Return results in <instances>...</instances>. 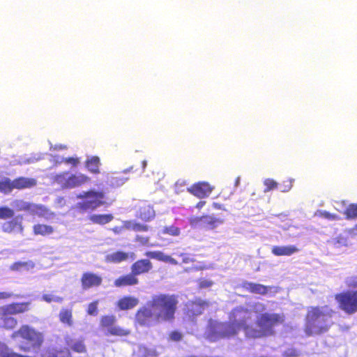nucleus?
<instances>
[{"mask_svg": "<svg viewBox=\"0 0 357 357\" xmlns=\"http://www.w3.org/2000/svg\"><path fill=\"white\" fill-rule=\"evenodd\" d=\"M252 313L243 307L231 310L229 321L220 322L210 319L206 328V337L211 342L222 339H230L237 336L241 330L249 339H259L275 335L274 328L283 324L285 316L282 313L264 312L259 314L256 321L258 328L250 324Z\"/></svg>", "mask_w": 357, "mask_h": 357, "instance_id": "nucleus-1", "label": "nucleus"}, {"mask_svg": "<svg viewBox=\"0 0 357 357\" xmlns=\"http://www.w3.org/2000/svg\"><path fill=\"white\" fill-rule=\"evenodd\" d=\"M335 311L328 305L307 307L305 317L304 332L307 336L321 335L328 331L334 324L331 320Z\"/></svg>", "mask_w": 357, "mask_h": 357, "instance_id": "nucleus-2", "label": "nucleus"}, {"mask_svg": "<svg viewBox=\"0 0 357 357\" xmlns=\"http://www.w3.org/2000/svg\"><path fill=\"white\" fill-rule=\"evenodd\" d=\"M150 300L161 323H172L175 320L178 305L177 295L160 293L153 295Z\"/></svg>", "mask_w": 357, "mask_h": 357, "instance_id": "nucleus-3", "label": "nucleus"}, {"mask_svg": "<svg viewBox=\"0 0 357 357\" xmlns=\"http://www.w3.org/2000/svg\"><path fill=\"white\" fill-rule=\"evenodd\" d=\"M11 337L13 339L21 340L19 347L25 352L40 349L44 342L43 333L26 324L21 326L13 332Z\"/></svg>", "mask_w": 357, "mask_h": 357, "instance_id": "nucleus-4", "label": "nucleus"}, {"mask_svg": "<svg viewBox=\"0 0 357 357\" xmlns=\"http://www.w3.org/2000/svg\"><path fill=\"white\" fill-rule=\"evenodd\" d=\"M105 197L102 191L90 190L83 192L77 195V198L82 199V202H78L76 207L82 212L93 211L106 204L104 201Z\"/></svg>", "mask_w": 357, "mask_h": 357, "instance_id": "nucleus-5", "label": "nucleus"}, {"mask_svg": "<svg viewBox=\"0 0 357 357\" xmlns=\"http://www.w3.org/2000/svg\"><path fill=\"white\" fill-rule=\"evenodd\" d=\"M161 324L155 310L152 307L151 300L139 307L134 316V324L136 326L150 328Z\"/></svg>", "mask_w": 357, "mask_h": 357, "instance_id": "nucleus-6", "label": "nucleus"}, {"mask_svg": "<svg viewBox=\"0 0 357 357\" xmlns=\"http://www.w3.org/2000/svg\"><path fill=\"white\" fill-rule=\"evenodd\" d=\"M339 307L347 314L357 312V291H346L335 295Z\"/></svg>", "mask_w": 357, "mask_h": 357, "instance_id": "nucleus-7", "label": "nucleus"}, {"mask_svg": "<svg viewBox=\"0 0 357 357\" xmlns=\"http://www.w3.org/2000/svg\"><path fill=\"white\" fill-rule=\"evenodd\" d=\"M144 256L149 259H153L160 261L169 263L172 265H181L193 263L195 260L189 253L182 252L178 255L181 258V261L178 262L174 258L169 255H165L164 252L160 250L154 251H146L144 253Z\"/></svg>", "mask_w": 357, "mask_h": 357, "instance_id": "nucleus-8", "label": "nucleus"}, {"mask_svg": "<svg viewBox=\"0 0 357 357\" xmlns=\"http://www.w3.org/2000/svg\"><path fill=\"white\" fill-rule=\"evenodd\" d=\"M116 321L114 315H103L100 317V326L107 329V335L126 337L130 334V330L115 325Z\"/></svg>", "mask_w": 357, "mask_h": 357, "instance_id": "nucleus-9", "label": "nucleus"}, {"mask_svg": "<svg viewBox=\"0 0 357 357\" xmlns=\"http://www.w3.org/2000/svg\"><path fill=\"white\" fill-rule=\"evenodd\" d=\"M221 223L220 219L209 215L192 216L189 218V224L192 227H199L206 230L213 229Z\"/></svg>", "mask_w": 357, "mask_h": 357, "instance_id": "nucleus-10", "label": "nucleus"}, {"mask_svg": "<svg viewBox=\"0 0 357 357\" xmlns=\"http://www.w3.org/2000/svg\"><path fill=\"white\" fill-rule=\"evenodd\" d=\"M208 305V301L197 298L194 300L188 301L185 304L184 312L188 317L195 318L203 314Z\"/></svg>", "mask_w": 357, "mask_h": 357, "instance_id": "nucleus-11", "label": "nucleus"}, {"mask_svg": "<svg viewBox=\"0 0 357 357\" xmlns=\"http://www.w3.org/2000/svg\"><path fill=\"white\" fill-rule=\"evenodd\" d=\"M136 217L144 222H149L155 216L153 206L148 201H139L137 205Z\"/></svg>", "mask_w": 357, "mask_h": 357, "instance_id": "nucleus-12", "label": "nucleus"}, {"mask_svg": "<svg viewBox=\"0 0 357 357\" xmlns=\"http://www.w3.org/2000/svg\"><path fill=\"white\" fill-rule=\"evenodd\" d=\"M82 289L88 290L100 287L102 284L101 275L93 272H84L80 278Z\"/></svg>", "mask_w": 357, "mask_h": 357, "instance_id": "nucleus-13", "label": "nucleus"}, {"mask_svg": "<svg viewBox=\"0 0 357 357\" xmlns=\"http://www.w3.org/2000/svg\"><path fill=\"white\" fill-rule=\"evenodd\" d=\"M213 188L207 182H198L192 185L188 191L199 199L207 197L212 192Z\"/></svg>", "mask_w": 357, "mask_h": 357, "instance_id": "nucleus-14", "label": "nucleus"}, {"mask_svg": "<svg viewBox=\"0 0 357 357\" xmlns=\"http://www.w3.org/2000/svg\"><path fill=\"white\" fill-rule=\"evenodd\" d=\"M29 302L12 303L1 307V314L15 315L27 312L29 310Z\"/></svg>", "mask_w": 357, "mask_h": 357, "instance_id": "nucleus-15", "label": "nucleus"}, {"mask_svg": "<svg viewBox=\"0 0 357 357\" xmlns=\"http://www.w3.org/2000/svg\"><path fill=\"white\" fill-rule=\"evenodd\" d=\"M29 302L12 303L1 307V314L15 315L27 312L29 310Z\"/></svg>", "mask_w": 357, "mask_h": 357, "instance_id": "nucleus-16", "label": "nucleus"}, {"mask_svg": "<svg viewBox=\"0 0 357 357\" xmlns=\"http://www.w3.org/2000/svg\"><path fill=\"white\" fill-rule=\"evenodd\" d=\"M153 264L149 259H139L132 264L130 270L138 278L139 275L149 273L153 269Z\"/></svg>", "mask_w": 357, "mask_h": 357, "instance_id": "nucleus-17", "label": "nucleus"}, {"mask_svg": "<svg viewBox=\"0 0 357 357\" xmlns=\"http://www.w3.org/2000/svg\"><path fill=\"white\" fill-rule=\"evenodd\" d=\"M139 283V278L132 271L129 273L119 276L114 281V285L118 288L136 286Z\"/></svg>", "mask_w": 357, "mask_h": 357, "instance_id": "nucleus-18", "label": "nucleus"}, {"mask_svg": "<svg viewBox=\"0 0 357 357\" xmlns=\"http://www.w3.org/2000/svg\"><path fill=\"white\" fill-rule=\"evenodd\" d=\"M139 304V299L132 296H124L116 302V307L119 311L133 309Z\"/></svg>", "mask_w": 357, "mask_h": 357, "instance_id": "nucleus-19", "label": "nucleus"}, {"mask_svg": "<svg viewBox=\"0 0 357 357\" xmlns=\"http://www.w3.org/2000/svg\"><path fill=\"white\" fill-rule=\"evenodd\" d=\"M14 189L22 190L35 187L37 185V180L34 178L18 176L13 179Z\"/></svg>", "mask_w": 357, "mask_h": 357, "instance_id": "nucleus-20", "label": "nucleus"}, {"mask_svg": "<svg viewBox=\"0 0 357 357\" xmlns=\"http://www.w3.org/2000/svg\"><path fill=\"white\" fill-rule=\"evenodd\" d=\"M70 189L80 187L91 181L87 175L82 173L73 174L68 172Z\"/></svg>", "mask_w": 357, "mask_h": 357, "instance_id": "nucleus-21", "label": "nucleus"}, {"mask_svg": "<svg viewBox=\"0 0 357 357\" xmlns=\"http://www.w3.org/2000/svg\"><path fill=\"white\" fill-rule=\"evenodd\" d=\"M299 249L293 245L286 246H273L271 249V252L275 256H291L297 252Z\"/></svg>", "mask_w": 357, "mask_h": 357, "instance_id": "nucleus-22", "label": "nucleus"}, {"mask_svg": "<svg viewBox=\"0 0 357 357\" xmlns=\"http://www.w3.org/2000/svg\"><path fill=\"white\" fill-rule=\"evenodd\" d=\"M100 160L98 156L93 155L88 158L85 161V167L91 174H98L100 173Z\"/></svg>", "mask_w": 357, "mask_h": 357, "instance_id": "nucleus-23", "label": "nucleus"}, {"mask_svg": "<svg viewBox=\"0 0 357 357\" xmlns=\"http://www.w3.org/2000/svg\"><path fill=\"white\" fill-rule=\"evenodd\" d=\"M243 288L252 294H257L260 295H265L268 293V287L258 283L254 282H245Z\"/></svg>", "mask_w": 357, "mask_h": 357, "instance_id": "nucleus-24", "label": "nucleus"}, {"mask_svg": "<svg viewBox=\"0 0 357 357\" xmlns=\"http://www.w3.org/2000/svg\"><path fill=\"white\" fill-rule=\"evenodd\" d=\"M68 177V171L62 172L52 177V182L58 185L62 190L70 189Z\"/></svg>", "mask_w": 357, "mask_h": 357, "instance_id": "nucleus-25", "label": "nucleus"}, {"mask_svg": "<svg viewBox=\"0 0 357 357\" xmlns=\"http://www.w3.org/2000/svg\"><path fill=\"white\" fill-rule=\"evenodd\" d=\"M128 259V254L127 252L118 250L107 255L105 259L107 263L119 264L126 261Z\"/></svg>", "mask_w": 357, "mask_h": 357, "instance_id": "nucleus-26", "label": "nucleus"}, {"mask_svg": "<svg viewBox=\"0 0 357 357\" xmlns=\"http://www.w3.org/2000/svg\"><path fill=\"white\" fill-rule=\"evenodd\" d=\"M41 357H71V355L68 349H58L49 347L43 351Z\"/></svg>", "mask_w": 357, "mask_h": 357, "instance_id": "nucleus-27", "label": "nucleus"}, {"mask_svg": "<svg viewBox=\"0 0 357 357\" xmlns=\"http://www.w3.org/2000/svg\"><path fill=\"white\" fill-rule=\"evenodd\" d=\"M2 231L5 233H12L17 229H19L21 231L23 230L22 222L17 218L12 219L3 223Z\"/></svg>", "mask_w": 357, "mask_h": 357, "instance_id": "nucleus-28", "label": "nucleus"}, {"mask_svg": "<svg viewBox=\"0 0 357 357\" xmlns=\"http://www.w3.org/2000/svg\"><path fill=\"white\" fill-rule=\"evenodd\" d=\"M114 216L112 214H93L89 216V220L96 225H103L112 221Z\"/></svg>", "mask_w": 357, "mask_h": 357, "instance_id": "nucleus-29", "label": "nucleus"}, {"mask_svg": "<svg viewBox=\"0 0 357 357\" xmlns=\"http://www.w3.org/2000/svg\"><path fill=\"white\" fill-rule=\"evenodd\" d=\"M59 321L68 326H73V317L72 309L62 308L59 314Z\"/></svg>", "mask_w": 357, "mask_h": 357, "instance_id": "nucleus-30", "label": "nucleus"}, {"mask_svg": "<svg viewBox=\"0 0 357 357\" xmlns=\"http://www.w3.org/2000/svg\"><path fill=\"white\" fill-rule=\"evenodd\" d=\"M124 227L127 230H132L134 231H148L149 227L146 225L137 222L134 220L124 221Z\"/></svg>", "mask_w": 357, "mask_h": 357, "instance_id": "nucleus-31", "label": "nucleus"}, {"mask_svg": "<svg viewBox=\"0 0 357 357\" xmlns=\"http://www.w3.org/2000/svg\"><path fill=\"white\" fill-rule=\"evenodd\" d=\"M54 228L47 225L36 224L33 226V232L35 235H50L54 232Z\"/></svg>", "mask_w": 357, "mask_h": 357, "instance_id": "nucleus-32", "label": "nucleus"}, {"mask_svg": "<svg viewBox=\"0 0 357 357\" xmlns=\"http://www.w3.org/2000/svg\"><path fill=\"white\" fill-rule=\"evenodd\" d=\"M14 189L13 180L8 177H5L0 181V192L8 195L10 194Z\"/></svg>", "mask_w": 357, "mask_h": 357, "instance_id": "nucleus-33", "label": "nucleus"}, {"mask_svg": "<svg viewBox=\"0 0 357 357\" xmlns=\"http://www.w3.org/2000/svg\"><path fill=\"white\" fill-rule=\"evenodd\" d=\"M1 319L3 323V327L6 329H13L17 325V320L12 315H4L1 314Z\"/></svg>", "mask_w": 357, "mask_h": 357, "instance_id": "nucleus-34", "label": "nucleus"}, {"mask_svg": "<svg viewBox=\"0 0 357 357\" xmlns=\"http://www.w3.org/2000/svg\"><path fill=\"white\" fill-rule=\"evenodd\" d=\"M70 347V349L74 352L79 354L86 353V347L84 344V340H78L73 342L71 345L68 343Z\"/></svg>", "mask_w": 357, "mask_h": 357, "instance_id": "nucleus-35", "label": "nucleus"}, {"mask_svg": "<svg viewBox=\"0 0 357 357\" xmlns=\"http://www.w3.org/2000/svg\"><path fill=\"white\" fill-rule=\"evenodd\" d=\"M347 220H354L357 218V204H349L344 212Z\"/></svg>", "mask_w": 357, "mask_h": 357, "instance_id": "nucleus-36", "label": "nucleus"}, {"mask_svg": "<svg viewBox=\"0 0 357 357\" xmlns=\"http://www.w3.org/2000/svg\"><path fill=\"white\" fill-rule=\"evenodd\" d=\"M139 357H156L158 353L155 349H149L146 346L140 345L138 348Z\"/></svg>", "mask_w": 357, "mask_h": 357, "instance_id": "nucleus-37", "label": "nucleus"}, {"mask_svg": "<svg viewBox=\"0 0 357 357\" xmlns=\"http://www.w3.org/2000/svg\"><path fill=\"white\" fill-rule=\"evenodd\" d=\"M316 215H317L319 218H322L328 220H341V218L335 214V213H331L326 211H317L315 213Z\"/></svg>", "mask_w": 357, "mask_h": 357, "instance_id": "nucleus-38", "label": "nucleus"}, {"mask_svg": "<svg viewBox=\"0 0 357 357\" xmlns=\"http://www.w3.org/2000/svg\"><path fill=\"white\" fill-rule=\"evenodd\" d=\"M14 211L8 206L0 207V219L6 220L14 216Z\"/></svg>", "mask_w": 357, "mask_h": 357, "instance_id": "nucleus-39", "label": "nucleus"}, {"mask_svg": "<svg viewBox=\"0 0 357 357\" xmlns=\"http://www.w3.org/2000/svg\"><path fill=\"white\" fill-rule=\"evenodd\" d=\"M99 303L98 300H96L89 303L86 312L91 316H96L98 314V305Z\"/></svg>", "mask_w": 357, "mask_h": 357, "instance_id": "nucleus-40", "label": "nucleus"}, {"mask_svg": "<svg viewBox=\"0 0 357 357\" xmlns=\"http://www.w3.org/2000/svg\"><path fill=\"white\" fill-rule=\"evenodd\" d=\"M180 229L174 225L165 227L162 229L163 234H169L173 236H178L180 234Z\"/></svg>", "mask_w": 357, "mask_h": 357, "instance_id": "nucleus-41", "label": "nucleus"}, {"mask_svg": "<svg viewBox=\"0 0 357 357\" xmlns=\"http://www.w3.org/2000/svg\"><path fill=\"white\" fill-rule=\"evenodd\" d=\"M61 162H63L66 165H70L73 167H77L80 163V160L77 157H68L63 158Z\"/></svg>", "mask_w": 357, "mask_h": 357, "instance_id": "nucleus-42", "label": "nucleus"}, {"mask_svg": "<svg viewBox=\"0 0 357 357\" xmlns=\"http://www.w3.org/2000/svg\"><path fill=\"white\" fill-rule=\"evenodd\" d=\"M331 243L335 247L347 245V238L340 235L331 241Z\"/></svg>", "mask_w": 357, "mask_h": 357, "instance_id": "nucleus-43", "label": "nucleus"}, {"mask_svg": "<svg viewBox=\"0 0 357 357\" xmlns=\"http://www.w3.org/2000/svg\"><path fill=\"white\" fill-rule=\"evenodd\" d=\"M135 241L141 245H144V246H152L153 245L150 244V238L149 236L136 235V236L135 237Z\"/></svg>", "mask_w": 357, "mask_h": 357, "instance_id": "nucleus-44", "label": "nucleus"}, {"mask_svg": "<svg viewBox=\"0 0 357 357\" xmlns=\"http://www.w3.org/2000/svg\"><path fill=\"white\" fill-rule=\"evenodd\" d=\"M264 184L266 187L264 192H268L273 189L277 188L278 183L273 179L267 178L264 181Z\"/></svg>", "mask_w": 357, "mask_h": 357, "instance_id": "nucleus-45", "label": "nucleus"}, {"mask_svg": "<svg viewBox=\"0 0 357 357\" xmlns=\"http://www.w3.org/2000/svg\"><path fill=\"white\" fill-rule=\"evenodd\" d=\"M197 287L199 289L208 288V287H211L213 284V281H211L210 280L205 279V278H199L197 281Z\"/></svg>", "mask_w": 357, "mask_h": 357, "instance_id": "nucleus-46", "label": "nucleus"}, {"mask_svg": "<svg viewBox=\"0 0 357 357\" xmlns=\"http://www.w3.org/2000/svg\"><path fill=\"white\" fill-rule=\"evenodd\" d=\"M18 204H17V211H29L32 208V204L28 202H25L23 201H17Z\"/></svg>", "mask_w": 357, "mask_h": 357, "instance_id": "nucleus-47", "label": "nucleus"}, {"mask_svg": "<svg viewBox=\"0 0 357 357\" xmlns=\"http://www.w3.org/2000/svg\"><path fill=\"white\" fill-rule=\"evenodd\" d=\"M345 284L348 288H357V276L348 277L345 280Z\"/></svg>", "mask_w": 357, "mask_h": 357, "instance_id": "nucleus-48", "label": "nucleus"}, {"mask_svg": "<svg viewBox=\"0 0 357 357\" xmlns=\"http://www.w3.org/2000/svg\"><path fill=\"white\" fill-rule=\"evenodd\" d=\"M126 180V178L119 176V174H114L111 176V183L115 185L123 184Z\"/></svg>", "mask_w": 357, "mask_h": 357, "instance_id": "nucleus-49", "label": "nucleus"}, {"mask_svg": "<svg viewBox=\"0 0 357 357\" xmlns=\"http://www.w3.org/2000/svg\"><path fill=\"white\" fill-rule=\"evenodd\" d=\"M42 298L47 303H51L52 301L60 303L63 300L61 297H54L51 294H43Z\"/></svg>", "mask_w": 357, "mask_h": 357, "instance_id": "nucleus-50", "label": "nucleus"}, {"mask_svg": "<svg viewBox=\"0 0 357 357\" xmlns=\"http://www.w3.org/2000/svg\"><path fill=\"white\" fill-rule=\"evenodd\" d=\"M28 266V263L26 261H17L13 263L10 266V269L12 271H20L22 268L26 267Z\"/></svg>", "mask_w": 357, "mask_h": 357, "instance_id": "nucleus-51", "label": "nucleus"}, {"mask_svg": "<svg viewBox=\"0 0 357 357\" xmlns=\"http://www.w3.org/2000/svg\"><path fill=\"white\" fill-rule=\"evenodd\" d=\"M207 268V266L205 265V264H202V265H196V266H192L191 268H185L184 271L185 272H189V271H203V270H205Z\"/></svg>", "mask_w": 357, "mask_h": 357, "instance_id": "nucleus-52", "label": "nucleus"}, {"mask_svg": "<svg viewBox=\"0 0 357 357\" xmlns=\"http://www.w3.org/2000/svg\"><path fill=\"white\" fill-rule=\"evenodd\" d=\"M169 337L172 340L178 342L182 339V334L178 331H174L169 334Z\"/></svg>", "mask_w": 357, "mask_h": 357, "instance_id": "nucleus-53", "label": "nucleus"}, {"mask_svg": "<svg viewBox=\"0 0 357 357\" xmlns=\"http://www.w3.org/2000/svg\"><path fill=\"white\" fill-rule=\"evenodd\" d=\"M348 236L351 238H357V225L347 230Z\"/></svg>", "mask_w": 357, "mask_h": 357, "instance_id": "nucleus-54", "label": "nucleus"}, {"mask_svg": "<svg viewBox=\"0 0 357 357\" xmlns=\"http://www.w3.org/2000/svg\"><path fill=\"white\" fill-rule=\"evenodd\" d=\"M124 229H126L124 227V221L123 222L122 226H115L112 228V231L116 234H121Z\"/></svg>", "mask_w": 357, "mask_h": 357, "instance_id": "nucleus-55", "label": "nucleus"}, {"mask_svg": "<svg viewBox=\"0 0 357 357\" xmlns=\"http://www.w3.org/2000/svg\"><path fill=\"white\" fill-rule=\"evenodd\" d=\"M13 294L10 292L2 291L0 292V300H6L13 297Z\"/></svg>", "mask_w": 357, "mask_h": 357, "instance_id": "nucleus-56", "label": "nucleus"}, {"mask_svg": "<svg viewBox=\"0 0 357 357\" xmlns=\"http://www.w3.org/2000/svg\"><path fill=\"white\" fill-rule=\"evenodd\" d=\"M205 204H206L205 201H199V202L197 203L196 208L198 209H201L202 207H204V206Z\"/></svg>", "mask_w": 357, "mask_h": 357, "instance_id": "nucleus-57", "label": "nucleus"}]
</instances>
